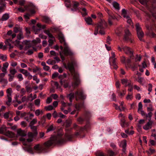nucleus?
Wrapping results in <instances>:
<instances>
[{
	"instance_id": "1",
	"label": "nucleus",
	"mask_w": 156,
	"mask_h": 156,
	"mask_svg": "<svg viewBox=\"0 0 156 156\" xmlns=\"http://www.w3.org/2000/svg\"><path fill=\"white\" fill-rule=\"evenodd\" d=\"M58 39L60 42L64 45V48L63 49V47L62 46H60L59 48L61 50L59 52V54L62 59L63 61L65 60V57L63 55H71L73 54V53L70 50L68 46V44L66 42L64 36L63 34L60 33L58 35Z\"/></svg>"
},
{
	"instance_id": "2",
	"label": "nucleus",
	"mask_w": 156,
	"mask_h": 156,
	"mask_svg": "<svg viewBox=\"0 0 156 156\" xmlns=\"http://www.w3.org/2000/svg\"><path fill=\"white\" fill-rule=\"evenodd\" d=\"M76 63L75 61L72 60L71 63H69L68 64L67 67L66 65H64V66L70 71L73 76L74 82L72 83V85L74 87L78 86L80 83L79 74L78 73L75 71L74 67Z\"/></svg>"
},
{
	"instance_id": "3",
	"label": "nucleus",
	"mask_w": 156,
	"mask_h": 156,
	"mask_svg": "<svg viewBox=\"0 0 156 156\" xmlns=\"http://www.w3.org/2000/svg\"><path fill=\"white\" fill-rule=\"evenodd\" d=\"M62 135L58 133L57 135L51 136L49 140L45 143L44 146L48 147L52 144H63L65 142V140L62 137Z\"/></svg>"
},
{
	"instance_id": "4",
	"label": "nucleus",
	"mask_w": 156,
	"mask_h": 156,
	"mask_svg": "<svg viewBox=\"0 0 156 156\" xmlns=\"http://www.w3.org/2000/svg\"><path fill=\"white\" fill-rule=\"evenodd\" d=\"M107 24L105 20L100 18L98 21V32L99 34L101 35L105 34Z\"/></svg>"
},
{
	"instance_id": "5",
	"label": "nucleus",
	"mask_w": 156,
	"mask_h": 156,
	"mask_svg": "<svg viewBox=\"0 0 156 156\" xmlns=\"http://www.w3.org/2000/svg\"><path fill=\"white\" fill-rule=\"evenodd\" d=\"M76 96L80 97L81 98H85L87 96L83 91L79 90L76 91L75 93L72 92L67 94V98H74Z\"/></svg>"
},
{
	"instance_id": "6",
	"label": "nucleus",
	"mask_w": 156,
	"mask_h": 156,
	"mask_svg": "<svg viewBox=\"0 0 156 156\" xmlns=\"http://www.w3.org/2000/svg\"><path fill=\"white\" fill-rule=\"evenodd\" d=\"M136 27L137 36L140 40V41H143L142 38L144 37V33L138 23L136 24Z\"/></svg>"
},
{
	"instance_id": "7",
	"label": "nucleus",
	"mask_w": 156,
	"mask_h": 156,
	"mask_svg": "<svg viewBox=\"0 0 156 156\" xmlns=\"http://www.w3.org/2000/svg\"><path fill=\"white\" fill-rule=\"evenodd\" d=\"M105 10L108 13L109 17L108 22L109 24L111 25L112 24V20H115L116 19V17L114 16L113 13L110 11L108 8H105Z\"/></svg>"
},
{
	"instance_id": "8",
	"label": "nucleus",
	"mask_w": 156,
	"mask_h": 156,
	"mask_svg": "<svg viewBox=\"0 0 156 156\" xmlns=\"http://www.w3.org/2000/svg\"><path fill=\"white\" fill-rule=\"evenodd\" d=\"M105 10L108 13L109 17L108 22L109 24L111 25L112 24V20H115L116 19V17L114 16L113 13L110 11L108 8H105Z\"/></svg>"
},
{
	"instance_id": "9",
	"label": "nucleus",
	"mask_w": 156,
	"mask_h": 156,
	"mask_svg": "<svg viewBox=\"0 0 156 156\" xmlns=\"http://www.w3.org/2000/svg\"><path fill=\"white\" fill-rule=\"evenodd\" d=\"M27 5H25L24 7V9L22 7H20L17 8V10L20 12H23L26 10H28L30 7L32 8L34 6V4L31 3H27Z\"/></svg>"
},
{
	"instance_id": "10",
	"label": "nucleus",
	"mask_w": 156,
	"mask_h": 156,
	"mask_svg": "<svg viewBox=\"0 0 156 156\" xmlns=\"http://www.w3.org/2000/svg\"><path fill=\"white\" fill-rule=\"evenodd\" d=\"M123 50L126 54L129 56L131 58L133 59V52L130 48L127 46H125L123 48Z\"/></svg>"
},
{
	"instance_id": "11",
	"label": "nucleus",
	"mask_w": 156,
	"mask_h": 156,
	"mask_svg": "<svg viewBox=\"0 0 156 156\" xmlns=\"http://www.w3.org/2000/svg\"><path fill=\"white\" fill-rule=\"evenodd\" d=\"M34 149L37 153H40L44 150V148L40 144H37L34 146Z\"/></svg>"
},
{
	"instance_id": "12",
	"label": "nucleus",
	"mask_w": 156,
	"mask_h": 156,
	"mask_svg": "<svg viewBox=\"0 0 156 156\" xmlns=\"http://www.w3.org/2000/svg\"><path fill=\"white\" fill-rule=\"evenodd\" d=\"M27 135V133L24 130H22L21 129H19L17 130V136L24 137Z\"/></svg>"
},
{
	"instance_id": "13",
	"label": "nucleus",
	"mask_w": 156,
	"mask_h": 156,
	"mask_svg": "<svg viewBox=\"0 0 156 156\" xmlns=\"http://www.w3.org/2000/svg\"><path fill=\"white\" fill-rule=\"evenodd\" d=\"M125 35L124 36V39L125 41H128L129 40L131 42H132V40L129 39V37L130 35L131 34L129 30L128 29H126L125 30Z\"/></svg>"
},
{
	"instance_id": "14",
	"label": "nucleus",
	"mask_w": 156,
	"mask_h": 156,
	"mask_svg": "<svg viewBox=\"0 0 156 156\" xmlns=\"http://www.w3.org/2000/svg\"><path fill=\"white\" fill-rule=\"evenodd\" d=\"M153 122L152 121H149V122L145 126L143 127V129L145 130H147L151 129L152 127Z\"/></svg>"
},
{
	"instance_id": "15",
	"label": "nucleus",
	"mask_w": 156,
	"mask_h": 156,
	"mask_svg": "<svg viewBox=\"0 0 156 156\" xmlns=\"http://www.w3.org/2000/svg\"><path fill=\"white\" fill-rule=\"evenodd\" d=\"M121 81L122 84L124 85L126 87L128 86L131 84V82L129 80L126 79H123L121 80Z\"/></svg>"
},
{
	"instance_id": "16",
	"label": "nucleus",
	"mask_w": 156,
	"mask_h": 156,
	"mask_svg": "<svg viewBox=\"0 0 156 156\" xmlns=\"http://www.w3.org/2000/svg\"><path fill=\"white\" fill-rule=\"evenodd\" d=\"M17 38L18 40H20L21 39L23 38L24 36L21 30L20 31L19 34L17 35ZM16 42L18 43L20 42L18 40H16Z\"/></svg>"
},
{
	"instance_id": "17",
	"label": "nucleus",
	"mask_w": 156,
	"mask_h": 156,
	"mask_svg": "<svg viewBox=\"0 0 156 156\" xmlns=\"http://www.w3.org/2000/svg\"><path fill=\"white\" fill-rule=\"evenodd\" d=\"M5 135L10 138H12L15 136V134L11 131H8L5 132Z\"/></svg>"
},
{
	"instance_id": "18",
	"label": "nucleus",
	"mask_w": 156,
	"mask_h": 156,
	"mask_svg": "<svg viewBox=\"0 0 156 156\" xmlns=\"http://www.w3.org/2000/svg\"><path fill=\"white\" fill-rule=\"evenodd\" d=\"M41 42V39L38 37L36 38V39L32 41V43L33 46H35L37 44L40 43Z\"/></svg>"
},
{
	"instance_id": "19",
	"label": "nucleus",
	"mask_w": 156,
	"mask_h": 156,
	"mask_svg": "<svg viewBox=\"0 0 156 156\" xmlns=\"http://www.w3.org/2000/svg\"><path fill=\"white\" fill-rule=\"evenodd\" d=\"M117 92L118 94L119 97H123L126 94V91L124 90H122V91H121L119 90L117 91Z\"/></svg>"
},
{
	"instance_id": "20",
	"label": "nucleus",
	"mask_w": 156,
	"mask_h": 156,
	"mask_svg": "<svg viewBox=\"0 0 156 156\" xmlns=\"http://www.w3.org/2000/svg\"><path fill=\"white\" fill-rule=\"evenodd\" d=\"M152 115V113L151 112H149L148 114H146L144 118L148 119L149 121H151V118Z\"/></svg>"
},
{
	"instance_id": "21",
	"label": "nucleus",
	"mask_w": 156,
	"mask_h": 156,
	"mask_svg": "<svg viewBox=\"0 0 156 156\" xmlns=\"http://www.w3.org/2000/svg\"><path fill=\"white\" fill-rule=\"evenodd\" d=\"M12 92V89L11 88H9L6 90V93L7 98H11Z\"/></svg>"
},
{
	"instance_id": "22",
	"label": "nucleus",
	"mask_w": 156,
	"mask_h": 156,
	"mask_svg": "<svg viewBox=\"0 0 156 156\" xmlns=\"http://www.w3.org/2000/svg\"><path fill=\"white\" fill-rule=\"evenodd\" d=\"M9 17V14L5 13L4 14L1 18V20L2 21H5L7 20Z\"/></svg>"
},
{
	"instance_id": "23",
	"label": "nucleus",
	"mask_w": 156,
	"mask_h": 156,
	"mask_svg": "<svg viewBox=\"0 0 156 156\" xmlns=\"http://www.w3.org/2000/svg\"><path fill=\"white\" fill-rule=\"evenodd\" d=\"M112 5L114 8L117 10H119L120 9L119 5L116 2H114L112 3Z\"/></svg>"
},
{
	"instance_id": "24",
	"label": "nucleus",
	"mask_w": 156,
	"mask_h": 156,
	"mask_svg": "<svg viewBox=\"0 0 156 156\" xmlns=\"http://www.w3.org/2000/svg\"><path fill=\"white\" fill-rule=\"evenodd\" d=\"M79 3L77 2H75L73 5V9H72L71 10L72 11H75L78 10V6L79 5Z\"/></svg>"
},
{
	"instance_id": "25",
	"label": "nucleus",
	"mask_w": 156,
	"mask_h": 156,
	"mask_svg": "<svg viewBox=\"0 0 156 156\" xmlns=\"http://www.w3.org/2000/svg\"><path fill=\"white\" fill-rule=\"evenodd\" d=\"M85 20L86 23L88 25H92V20L91 18L90 17L85 18Z\"/></svg>"
},
{
	"instance_id": "26",
	"label": "nucleus",
	"mask_w": 156,
	"mask_h": 156,
	"mask_svg": "<svg viewBox=\"0 0 156 156\" xmlns=\"http://www.w3.org/2000/svg\"><path fill=\"white\" fill-rule=\"evenodd\" d=\"M12 116V113L10 111L5 113L3 115V116L4 118L5 119H7L9 118V117H11Z\"/></svg>"
},
{
	"instance_id": "27",
	"label": "nucleus",
	"mask_w": 156,
	"mask_h": 156,
	"mask_svg": "<svg viewBox=\"0 0 156 156\" xmlns=\"http://www.w3.org/2000/svg\"><path fill=\"white\" fill-rule=\"evenodd\" d=\"M60 83L62 85H63L65 88H66L68 86V84L66 82L65 80H61L60 81Z\"/></svg>"
},
{
	"instance_id": "28",
	"label": "nucleus",
	"mask_w": 156,
	"mask_h": 156,
	"mask_svg": "<svg viewBox=\"0 0 156 156\" xmlns=\"http://www.w3.org/2000/svg\"><path fill=\"white\" fill-rule=\"evenodd\" d=\"M120 146H121L125 150H126V142L125 140L122 141L120 143Z\"/></svg>"
},
{
	"instance_id": "29",
	"label": "nucleus",
	"mask_w": 156,
	"mask_h": 156,
	"mask_svg": "<svg viewBox=\"0 0 156 156\" xmlns=\"http://www.w3.org/2000/svg\"><path fill=\"white\" fill-rule=\"evenodd\" d=\"M137 81L141 84L143 85L145 82V80L144 78L138 77Z\"/></svg>"
},
{
	"instance_id": "30",
	"label": "nucleus",
	"mask_w": 156,
	"mask_h": 156,
	"mask_svg": "<svg viewBox=\"0 0 156 156\" xmlns=\"http://www.w3.org/2000/svg\"><path fill=\"white\" fill-rule=\"evenodd\" d=\"M113 105L116 109L117 110H119L120 111H124L125 109V108L124 107H122V108H120L119 106L115 104H114Z\"/></svg>"
},
{
	"instance_id": "31",
	"label": "nucleus",
	"mask_w": 156,
	"mask_h": 156,
	"mask_svg": "<svg viewBox=\"0 0 156 156\" xmlns=\"http://www.w3.org/2000/svg\"><path fill=\"white\" fill-rule=\"evenodd\" d=\"M51 39H50L48 40V42H49V44L48 45L50 46H51L52 44H53L54 42L55 41V38L53 36H52V37H50Z\"/></svg>"
},
{
	"instance_id": "32",
	"label": "nucleus",
	"mask_w": 156,
	"mask_h": 156,
	"mask_svg": "<svg viewBox=\"0 0 156 156\" xmlns=\"http://www.w3.org/2000/svg\"><path fill=\"white\" fill-rule=\"evenodd\" d=\"M20 72L24 75L26 76H27L29 74V73L28 71L24 69H21L20 70Z\"/></svg>"
},
{
	"instance_id": "33",
	"label": "nucleus",
	"mask_w": 156,
	"mask_h": 156,
	"mask_svg": "<svg viewBox=\"0 0 156 156\" xmlns=\"http://www.w3.org/2000/svg\"><path fill=\"white\" fill-rule=\"evenodd\" d=\"M6 7V5L5 4H3L2 5L0 6V14L4 12Z\"/></svg>"
},
{
	"instance_id": "34",
	"label": "nucleus",
	"mask_w": 156,
	"mask_h": 156,
	"mask_svg": "<svg viewBox=\"0 0 156 156\" xmlns=\"http://www.w3.org/2000/svg\"><path fill=\"white\" fill-rule=\"evenodd\" d=\"M43 21L47 23H49L50 21V19L47 16H44L43 17Z\"/></svg>"
},
{
	"instance_id": "35",
	"label": "nucleus",
	"mask_w": 156,
	"mask_h": 156,
	"mask_svg": "<svg viewBox=\"0 0 156 156\" xmlns=\"http://www.w3.org/2000/svg\"><path fill=\"white\" fill-rule=\"evenodd\" d=\"M7 58V57L6 55L0 54V59H2L3 61H5Z\"/></svg>"
},
{
	"instance_id": "36",
	"label": "nucleus",
	"mask_w": 156,
	"mask_h": 156,
	"mask_svg": "<svg viewBox=\"0 0 156 156\" xmlns=\"http://www.w3.org/2000/svg\"><path fill=\"white\" fill-rule=\"evenodd\" d=\"M121 124L122 127H124L126 125H127V123L125 122V120L124 118L121 119Z\"/></svg>"
},
{
	"instance_id": "37",
	"label": "nucleus",
	"mask_w": 156,
	"mask_h": 156,
	"mask_svg": "<svg viewBox=\"0 0 156 156\" xmlns=\"http://www.w3.org/2000/svg\"><path fill=\"white\" fill-rule=\"evenodd\" d=\"M37 26L39 28L37 30V31H39L41 29H44L45 28V26L44 25H41L40 23H37Z\"/></svg>"
},
{
	"instance_id": "38",
	"label": "nucleus",
	"mask_w": 156,
	"mask_h": 156,
	"mask_svg": "<svg viewBox=\"0 0 156 156\" xmlns=\"http://www.w3.org/2000/svg\"><path fill=\"white\" fill-rule=\"evenodd\" d=\"M35 113L36 115L38 116L40 114H43V112L42 110H40L39 109H37L35 111Z\"/></svg>"
},
{
	"instance_id": "39",
	"label": "nucleus",
	"mask_w": 156,
	"mask_h": 156,
	"mask_svg": "<svg viewBox=\"0 0 156 156\" xmlns=\"http://www.w3.org/2000/svg\"><path fill=\"white\" fill-rule=\"evenodd\" d=\"M37 132L34 133H33L32 132H29L28 133V135L29 137L32 138L34 136H36L37 135Z\"/></svg>"
},
{
	"instance_id": "40",
	"label": "nucleus",
	"mask_w": 156,
	"mask_h": 156,
	"mask_svg": "<svg viewBox=\"0 0 156 156\" xmlns=\"http://www.w3.org/2000/svg\"><path fill=\"white\" fill-rule=\"evenodd\" d=\"M149 0H138L139 2L142 5H146Z\"/></svg>"
},
{
	"instance_id": "41",
	"label": "nucleus",
	"mask_w": 156,
	"mask_h": 156,
	"mask_svg": "<svg viewBox=\"0 0 156 156\" xmlns=\"http://www.w3.org/2000/svg\"><path fill=\"white\" fill-rule=\"evenodd\" d=\"M12 41L10 39H7L5 41V43L6 44V45H5L4 46V47H5V48L6 46H8L9 44Z\"/></svg>"
},
{
	"instance_id": "42",
	"label": "nucleus",
	"mask_w": 156,
	"mask_h": 156,
	"mask_svg": "<svg viewBox=\"0 0 156 156\" xmlns=\"http://www.w3.org/2000/svg\"><path fill=\"white\" fill-rule=\"evenodd\" d=\"M44 108L47 111H51L53 109V106L51 105H49L48 106H45Z\"/></svg>"
},
{
	"instance_id": "43",
	"label": "nucleus",
	"mask_w": 156,
	"mask_h": 156,
	"mask_svg": "<svg viewBox=\"0 0 156 156\" xmlns=\"http://www.w3.org/2000/svg\"><path fill=\"white\" fill-rule=\"evenodd\" d=\"M40 100L39 99H37L34 101L35 104L36 105L39 107L40 105Z\"/></svg>"
},
{
	"instance_id": "44",
	"label": "nucleus",
	"mask_w": 156,
	"mask_h": 156,
	"mask_svg": "<svg viewBox=\"0 0 156 156\" xmlns=\"http://www.w3.org/2000/svg\"><path fill=\"white\" fill-rule=\"evenodd\" d=\"M120 84L119 81H117L115 83V86L117 89V91L120 90Z\"/></svg>"
},
{
	"instance_id": "45",
	"label": "nucleus",
	"mask_w": 156,
	"mask_h": 156,
	"mask_svg": "<svg viewBox=\"0 0 156 156\" xmlns=\"http://www.w3.org/2000/svg\"><path fill=\"white\" fill-rule=\"evenodd\" d=\"M17 78L18 79L19 81H21L23 79L22 75L20 73L18 74Z\"/></svg>"
},
{
	"instance_id": "46",
	"label": "nucleus",
	"mask_w": 156,
	"mask_h": 156,
	"mask_svg": "<svg viewBox=\"0 0 156 156\" xmlns=\"http://www.w3.org/2000/svg\"><path fill=\"white\" fill-rule=\"evenodd\" d=\"M9 72L13 76H14L15 73L17 72L16 70L15 69H10Z\"/></svg>"
},
{
	"instance_id": "47",
	"label": "nucleus",
	"mask_w": 156,
	"mask_h": 156,
	"mask_svg": "<svg viewBox=\"0 0 156 156\" xmlns=\"http://www.w3.org/2000/svg\"><path fill=\"white\" fill-rule=\"evenodd\" d=\"M55 128L54 127L53 125H51L48 129L47 130V132H49L50 131L53 130Z\"/></svg>"
},
{
	"instance_id": "48",
	"label": "nucleus",
	"mask_w": 156,
	"mask_h": 156,
	"mask_svg": "<svg viewBox=\"0 0 156 156\" xmlns=\"http://www.w3.org/2000/svg\"><path fill=\"white\" fill-rule=\"evenodd\" d=\"M33 80H34L36 81L37 83H38L40 82V80L37 78V76L36 75L33 76Z\"/></svg>"
},
{
	"instance_id": "49",
	"label": "nucleus",
	"mask_w": 156,
	"mask_h": 156,
	"mask_svg": "<svg viewBox=\"0 0 156 156\" xmlns=\"http://www.w3.org/2000/svg\"><path fill=\"white\" fill-rule=\"evenodd\" d=\"M44 32L47 34L49 37H52V34H51L49 31L48 30H45L44 31Z\"/></svg>"
},
{
	"instance_id": "50",
	"label": "nucleus",
	"mask_w": 156,
	"mask_h": 156,
	"mask_svg": "<svg viewBox=\"0 0 156 156\" xmlns=\"http://www.w3.org/2000/svg\"><path fill=\"white\" fill-rule=\"evenodd\" d=\"M37 120L35 119H34L30 122L29 125H33L37 123Z\"/></svg>"
},
{
	"instance_id": "51",
	"label": "nucleus",
	"mask_w": 156,
	"mask_h": 156,
	"mask_svg": "<svg viewBox=\"0 0 156 156\" xmlns=\"http://www.w3.org/2000/svg\"><path fill=\"white\" fill-rule=\"evenodd\" d=\"M66 127H68L70 126V125H71V124L72 123V121L71 120H69V121L66 120Z\"/></svg>"
},
{
	"instance_id": "52",
	"label": "nucleus",
	"mask_w": 156,
	"mask_h": 156,
	"mask_svg": "<svg viewBox=\"0 0 156 156\" xmlns=\"http://www.w3.org/2000/svg\"><path fill=\"white\" fill-rule=\"evenodd\" d=\"M6 127L4 126H2L0 128V134H2L4 133V130L6 129Z\"/></svg>"
},
{
	"instance_id": "53",
	"label": "nucleus",
	"mask_w": 156,
	"mask_h": 156,
	"mask_svg": "<svg viewBox=\"0 0 156 156\" xmlns=\"http://www.w3.org/2000/svg\"><path fill=\"white\" fill-rule=\"evenodd\" d=\"M31 129L34 131V133L37 132L36 131L37 129V127L36 126H33V125H29Z\"/></svg>"
},
{
	"instance_id": "54",
	"label": "nucleus",
	"mask_w": 156,
	"mask_h": 156,
	"mask_svg": "<svg viewBox=\"0 0 156 156\" xmlns=\"http://www.w3.org/2000/svg\"><path fill=\"white\" fill-rule=\"evenodd\" d=\"M8 75L9 76V78L8 79L9 81V82L12 81L14 78V76L12 75L11 74H9Z\"/></svg>"
},
{
	"instance_id": "55",
	"label": "nucleus",
	"mask_w": 156,
	"mask_h": 156,
	"mask_svg": "<svg viewBox=\"0 0 156 156\" xmlns=\"http://www.w3.org/2000/svg\"><path fill=\"white\" fill-rule=\"evenodd\" d=\"M108 154L109 156H115V152L112 150H109L108 151Z\"/></svg>"
},
{
	"instance_id": "56",
	"label": "nucleus",
	"mask_w": 156,
	"mask_h": 156,
	"mask_svg": "<svg viewBox=\"0 0 156 156\" xmlns=\"http://www.w3.org/2000/svg\"><path fill=\"white\" fill-rule=\"evenodd\" d=\"M75 108L76 109L74 110L72 112H71V114L72 115L74 114L76 112V111H78L79 110V106H77V105H76L75 106Z\"/></svg>"
},
{
	"instance_id": "57",
	"label": "nucleus",
	"mask_w": 156,
	"mask_h": 156,
	"mask_svg": "<svg viewBox=\"0 0 156 156\" xmlns=\"http://www.w3.org/2000/svg\"><path fill=\"white\" fill-rule=\"evenodd\" d=\"M12 98H9L8 101L6 102V103L7 105L9 106L12 103Z\"/></svg>"
},
{
	"instance_id": "58",
	"label": "nucleus",
	"mask_w": 156,
	"mask_h": 156,
	"mask_svg": "<svg viewBox=\"0 0 156 156\" xmlns=\"http://www.w3.org/2000/svg\"><path fill=\"white\" fill-rule=\"evenodd\" d=\"M70 1L69 0H66L65 2V5L67 7L70 6Z\"/></svg>"
},
{
	"instance_id": "59",
	"label": "nucleus",
	"mask_w": 156,
	"mask_h": 156,
	"mask_svg": "<svg viewBox=\"0 0 156 156\" xmlns=\"http://www.w3.org/2000/svg\"><path fill=\"white\" fill-rule=\"evenodd\" d=\"M142 108V105L141 102H140L138 104V111L139 112L140 110H141Z\"/></svg>"
},
{
	"instance_id": "60",
	"label": "nucleus",
	"mask_w": 156,
	"mask_h": 156,
	"mask_svg": "<svg viewBox=\"0 0 156 156\" xmlns=\"http://www.w3.org/2000/svg\"><path fill=\"white\" fill-rule=\"evenodd\" d=\"M59 74L57 72H55L52 74V78L53 79H54L55 78L58 76V75Z\"/></svg>"
},
{
	"instance_id": "61",
	"label": "nucleus",
	"mask_w": 156,
	"mask_h": 156,
	"mask_svg": "<svg viewBox=\"0 0 156 156\" xmlns=\"http://www.w3.org/2000/svg\"><path fill=\"white\" fill-rule=\"evenodd\" d=\"M66 116L63 115L62 113L59 112L58 113V117L62 118H64Z\"/></svg>"
},
{
	"instance_id": "62",
	"label": "nucleus",
	"mask_w": 156,
	"mask_h": 156,
	"mask_svg": "<svg viewBox=\"0 0 156 156\" xmlns=\"http://www.w3.org/2000/svg\"><path fill=\"white\" fill-rule=\"evenodd\" d=\"M82 10L84 12V13H83V16H86L87 14L86 9L85 8H83L82 9Z\"/></svg>"
},
{
	"instance_id": "63",
	"label": "nucleus",
	"mask_w": 156,
	"mask_h": 156,
	"mask_svg": "<svg viewBox=\"0 0 156 156\" xmlns=\"http://www.w3.org/2000/svg\"><path fill=\"white\" fill-rule=\"evenodd\" d=\"M20 140L23 142V143L24 145H27V143L25 142V139L23 137L21 138L20 139Z\"/></svg>"
},
{
	"instance_id": "64",
	"label": "nucleus",
	"mask_w": 156,
	"mask_h": 156,
	"mask_svg": "<svg viewBox=\"0 0 156 156\" xmlns=\"http://www.w3.org/2000/svg\"><path fill=\"white\" fill-rule=\"evenodd\" d=\"M20 28L17 27H15L14 28V31L16 33H18L19 31H20Z\"/></svg>"
}]
</instances>
